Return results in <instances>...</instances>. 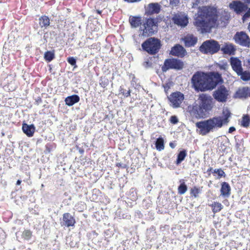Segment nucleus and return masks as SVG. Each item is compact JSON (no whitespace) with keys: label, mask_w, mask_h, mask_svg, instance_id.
Returning <instances> with one entry per match:
<instances>
[{"label":"nucleus","mask_w":250,"mask_h":250,"mask_svg":"<svg viewBox=\"0 0 250 250\" xmlns=\"http://www.w3.org/2000/svg\"><path fill=\"white\" fill-rule=\"evenodd\" d=\"M229 19V14L224 12L221 15L219 21L216 8L204 6L199 8L193 24L200 33H209L212 29L217 28L219 25L222 27L226 26Z\"/></svg>","instance_id":"obj_1"},{"label":"nucleus","mask_w":250,"mask_h":250,"mask_svg":"<svg viewBox=\"0 0 250 250\" xmlns=\"http://www.w3.org/2000/svg\"><path fill=\"white\" fill-rule=\"evenodd\" d=\"M191 81L195 90L202 92L212 90L223 83L221 74L217 72L197 71L192 76Z\"/></svg>","instance_id":"obj_2"},{"label":"nucleus","mask_w":250,"mask_h":250,"mask_svg":"<svg viewBox=\"0 0 250 250\" xmlns=\"http://www.w3.org/2000/svg\"><path fill=\"white\" fill-rule=\"evenodd\" d=\"M231 113L228 108L223 109L222 116H217L196 123L199 134L203 136L218 130L229 122Z\"/></svg>","instance_id":"obj_3"},{"label":"nucleus","mask_w":250,"mask_h":250,"mask_svg":"<svg viewBox=\"0 0 250 250\" xmlns=\"http://www.w3.org/2000/svg\"><path fill=\"white\" fill-rule=\"evenodd\" d=\"M214 106L213 98L207 94L199 95L198 100L188 109L191 114L197 118H204L212 110Z\"/></svg>","instance_id":"obj_4"},{"label":"nucleus","mask_w":250,"mask_h":250,"mask_svg":"<svg viewBox=\"0 0 250 250\" xmlns=\"http://www.w3.org/2000/svg\"><path fill=\"white\" fill-rule=\"evenodd\" d=\"M158 30V21L156 18H146L140 27V35L148 37L157 33Z\"/></svg>","instance_id":"obj_5"},{"label":"nucleus","mask_w":250,"mask_h":250,"mask_svg":"<svg viewBox=\"0 0 250 250\" xmlns=\"http://www.w3.org/2000/svg\"><path fill=\"white\" fill-rule=\"evenodd\" d=\"M161 46V41L155 37H150L147 39L141 44L143 50L151 55L158 53Z\"/></svg>","instance_id":"obj_6"},{"label":"nucleus","mask_w":250,"mask_h":250,"mask_svg":"<svg viewBox=\"0 0 250 250\" xmlns=\"http://www.w3.org/2000/svg\"><path fill=\"white\" fill-rule=\"evenodd\" d=\"M199 50L204 54L213 55L220 50V44L217 41L210 39L204 41L199 47Z\"/></svg>","instance_id":"obj_7"},{"label":"nucleus","mask_w":250,"mask_h":250,"mask_svg":"<svg viewBox=\"0 0 250 250\" xmlns=\"http://www.w3.org/2000/svg\"><path fill=\"white\" fill-rule=\"evenodd\" d=\"M184 67V62L182 61L175 58L165 60L162 66V71L167 72L169 69L181 70Z\"/></svg>","instance_id":"obj_8"},{"label":"nucleus","mask_w":250,"mask_h":250,"mask_svg":"<svg viewBox=\"0 0 250 250\" xmlns=\"http://www.w3.org/2000/svg\"><path fill=\"white\" fill-rule=\"evenodd\" d=\"M229 95V91L224 85H221L213 92L214 99L218 102L225 103Z\"/></svg>","instance_id":"obj_9"},{"label":"nucleus","mask_w":250,"mask_h":250,"mask_svg":"<svg viewBox=\"0 0 250 250\" xmlns=\"http://www.w3.org/2000/svg\"><path fill=\"white\" fill-rule=\"evenodd\" d=\"M233 39L235 43L240 46L250 48V37L245 32H237Z\"/></svg>","instance_id":"obj_10"},{"label":"nucleus","mask_w":250,"mask_h":250,"mask_svg":"<svg viewBox=\"0 0 250 250\" xmlns=\"http://www.w3.org/2000/svg\"><path fill=\"white\" fill-rule=\"evenodd\" d=\"M184 99V94L180 92H173L168 97V100L170 103V105L173 108L179 107Z\"/></svg>","instance_id":"obj_11"},{"label":"nucleus","mask_w":250,"mask_h":250,"mask_svg":"<svg viewBox=\"0 0 250 250\" xmlns=\"http://www.w3.org/2000/svg\"><path fill=\"white\" fill-rule=\"evenodd\" d=\"M229 7L237 15H240L246 12L248 9V6L240 0H233L229 4Z\"/></svg>","instance_id":"obj_12"},{"label":"nucleus","mask_w":250,"mask_h":250,"mask_svg":"<svg viewBox=\"0 0 250 250\" xmlns=\"http://www.w3.org/2000/svg\"><path fill=\"white\" fill-rule=\"evenodd\" d=\"M170 54L178 57L183 58L187 54V52L182 45L177 44L171 48Z\"/></svg>","instance_id":"obj_13"},{"label":"nucleus","mask_w":250,"mask_h":250,"mask_svg":"<svg viewBox=\"0 0 250 250\" xmlns=\"http://www.w3.org/2000/svg\"><path fill=\"white\" fill-rule=\"evenodd\" d=\"M172 21L174 24L183 27L186 26L188 23L187 16L179 14H174L172 18Z\"/></svg>","instance_id":"obj_14"},{"label":"nucleus","mask_w":250,"mask_h":250,"mask_svg":"<svg viewBox=\"0 0 250 250\" xmlns=\"http://www.w3.org/2000/svg\"><path fill=\"white\" fill-rule=\"evenodd\" d=\"M161 11V5L158 3H150L145 8V15L150 16L157 14Z\"/></svg>","instance_id":"obj_15"},{"label":"nucleus","mask_w":250,"mask_h":250,"mask_svg":"<svg viewBox=\"0 0 250 250\" xmlns=\"http://www.w3.org/2000/svg\"><path fill=\"white\" fill-rule=\"evenodd\" d=\"M186 47L194 46L197 43L198 38L193 34H188L182 38Z\"/></svg>","instance_id":"obj_16"},{"label":"nucleus","mask_w":250,"mask_h":250,"mask_svg":"<svg viewBox=\"0 0 250 250\" xmlns=\"http://www.w3.org/2000/svg\"><path fill=\"white\" fill-rule=\"evenodd\" d=\"M230 64L232 70L238 75L243 70L241 61L237 57H231Z\"/></svg>","instance_id":"obj_17"},{"label":"nucleus","mask_w":250,"mask_h":250,"mask_svg":"<svg viewBox=\"0 0 250 250\" xmlns=\"http://www.w3.org/2000/svg\"><path fill=\"white\" fill-rule=\"evenodd\" d=\"M75 218L69 213H65L63 214L62 221L61 222L62 226L69 227L74 226L75 224Z\"/></svg>","instance_id":"obj_18"},{"label":"nucleus","mask_w":250,"mask_h":250,"mask_svg":"<svg viewBox=\"0 0 250 250\" xmlns=\"http://www.w3.org/2000/svg\"><path fill=\"white\" fill-rule=\"evenodd\" d=\"M220 50L224 54L234 55L236 51V48L232 43L226 42L222 46H220Z\"/></svg>","instance_id":"obj_19"},{"label":"nucleus","mask_w":250,"mask_h":250,"mask_svg":"<svg viewBox=\"0 0 250 250\" xmlns=\"http://www.w3.org/2000/svg\"><path fill=\"white\" fill-rule=\"evenodd\" d=\"M237 97L239 98L246 99L250 97V87H244L239 89L236 92Z\"/></svg>","instance_id":"obj_20"},{"label":"nucleus","mask_w":250,"mask_h":250,"mask_svg":"<svg viewBox=\"0 0 250 250\" xmlns=\"http://www.w3.org/2000/svg\"><path fill=\"white\" fill-rule=\"evenodd\" d=\"M22 129L23 132L28 137H32L35 131V127L34 125H27L23 123L22 124Z\"/></svg>","instance_id":"obj_21"},{"label":"nucleus","mask_w":250,"mask_h":250,"mask_svg":"<svg viewBox=\"0 0 250 250\" xmlns=\"http://www.w3.org/2000/svg\"><path fill=\"white\" fill-rule=\"evenodd\" d=\"M231 188L229 185L225 182L221 184V194L224 197H229L230 195Z\"/></svg>","instance_id":"obj_22"},{"label":"nucleus","mask_w":250,"mask_h":250,"mask_svg":"<svg viewBox=\"0 0 250 250\" xmlns=\"http://www.w3.org/2000/svg\"><path fill=\"white\" fill-rule=\"evenodd\" d=\"M80 97L77 95H72L67 97L65 99V104L68 106H72L80 101Z\"/></svg>","instance_id":"obj_23"},{"label":"nucleus","mask_w":250,"mask_h":250,"mask_svg":"<svg viewBox=\"0 0 250 250\" xmlns=\"http://www.w3.org/2000/svg\"><path fill=\"white\" fill-rule=\"evenodd\" d=\"M141 17L139 16H131L129 21L132 28H137L142 24L141 22Z\"/></svg>","instance_id":"obj_24"},{"label":"nucleus","mask_w":250,"mask_h":250,"mask_svg":"<svg viewBox=\"0 0 250 250\" xmlns=\"http://www.w3.org/2000/svg\"><path fill=\"white\" fill-rule=\"evenodd\" d=\"M39 25L42 28H46L50 24V19L46 16H42L39 18Z\"/></svg>","instance_id":"obj_25"},{"label":"nucleus","mask_w":250,"mask_h":250,"mask_svg":"<svg viewBox=\"0 0 250 250\" xmlns=\"http://www.w3.org/2000/svg\"><path fill=\"white\" fill-rule=\"evenodd\" d=\"M187 156V151L186 149L181 150L177 155V158L176 161V165H179L182 161H183Z\"/></svg>","instance_id":"obj_26"},{"label":"nucleus","mask_w":250,"mask_h":250,"mask_svg":"<svg viewBox=\"0 0 250 250\" xmlns=\"http://www.w3.org/2000/svg\"><path fill=\"white\" fill-rule=\"evenodd\" d=\"M179 182L180 184L178 188V193L179 194H184L187 191V186L185 184V180L184 179H180Z\"/></svg>","instance_id":"obj_27"},{"label":"nucleus","mask_w":250,"mask_h":250,"mask_svg":"<svg viewBox=\"0 0 250 250\" xmlns=\"http://www.w3.org/2000/svg\"><path fill=\"white\" fill-rule=\"evenodd\" d=\"M250 124V116L248 114L243 115L241 122V126L247 128Z\"/></svg>","instance_id":"obj_28"},{"label":"nucleus","mask_w":250,"mask_h":250,"mask_svg":"<svg viewBox=\"0 0 250 250\" xmlns=\"http://www.w3.org/2000/svg\"><path fill=\"white\" fill-rule=\"evenodd\" d=\"M155 147L157 150L159 151L164 149V141L162 137H160L157 139L155 142Z\"/></svg>","instance_id":"obj_29"},{"label":"nucleus","mask_w":250,"mask_h":250,"mask_svg":"<svg viewBox=\"0 0 250 250\" xmlns=\"http://www.w3.org/2000/svg\"><path fill=\"white\" fill-rule=\"evenodd\" d=\"M136 189L131 188L127 194V198L132 201H136L137 199Z\"/></svg>","instance_id":"obj_30"},{"label":"nucleus","mask_w":250,"mask_h":250,"mask_svg":"<svg viewBox=\"0 0 250 250\" xmlns=\"http://www.w3.org/2000/svg\"><path fill=\"white\" fill-rule=\"evenodd\" d=\"M201 188L196 186L192 188L190 190V194L191 197L197 198L199 196V194L201 192Z\"/></svg>","instance_id":"obj_31"},{"label":"nucleus","mask_w":250,"mask_h":250,"mask_svg":"<svg viewBox=\"0 0 250 250\" xmlns=\"http://www.w3.org/2000/svg\"><path fill=\"white\" fill-rule=\"evenodd\" d=\"M210 206L212 207V211L214 213L219 212L223 208L222 205L217 202H214Z\"/></svg>","instance_id":"obj_32"},{"label":"nucleus","mask_w":250,"mask_h":250,"mask_svg":"<svg viewBox=\"0 0 250 250\" xmlns=\"http://www.w3.org/2000/svg\"><path fill=\"white\" fill-rule=\"evenodd\" d=\"M44 60L47 62H50L55 58V53L54 51H47L44 54Z\"/></svg>","instance_id":"obj_33"},{"label":"nucleus","mask_w":250,"mask_h":250,"mask_svg":"<svg viewBox=\"0 0 250 250\" xmlns=\"http://www.w3.org/2000/svg\"><path fill=\"white\" fill-rule=\"evenodd\" d=\"M241 74L237 75L241 76V79L244 81H248L250 80V72L248 71H241Z\"/></svg>","instance_id":"obj_34"},{"label":"nucleus","mask_w":250,"mask_h":250,"mask_svg":"<svg viewBox=\"0 0 250 250\" xmlns=\"http://www.w3.org/2000/svg\"><path fill=\"white\" fill-rule=\"evenodd\" d=\"M32 236V232L29 229H25L22 233V238L24 240L29 241Z\"/></svg>","instance_id":"obj_35"},{"label":"nucleus","mask_w":250,"mask_h":250,"mask_svg":"<svg viewBox=\"0 0 250 250\" xmlns=\"http://www.w3.org/2000/svg\"><path fill=\"white\" fill-rule=\"evenodd\" d=\"M119 92L122 94L123 95L125 98L128 97L130 96V90H126L122 86H121L119 88Z\"/></svg>","instance_id":"obj_36"},{"label":"nucleus","mask_w":250,"mask_h":250,"mask_svg":"<svg viewBox=\"0 0 250 250\" xmlns=\"http://www.w3.org/2000/svg\"><path fill=\"white\" fill-rule=\"evenodd\" d=\"M212 173L217 174L218 179H220L222 177H225L226 176L225 172L221 168L215 169L213 170Z\"/></svg>","instance_id":"obj_37"},{"label":"nucleus","mask_w":250,"mask_h":250,"mask_svg":"<svg viewBox=\"0 0 250 250\" xmlns=\"http://www.w3.org/2000/svg\"><path fill=\"white\" fill-rule=\"evenodd\" d=\"M109 84L108 80L105 77H101L100 80V84L103 87H105Z\"/></svg>","instance_id":"obj_38"},{"label":"nucleus","mask_w":250,"mask_h":250,"mask_svg":"<svg viewBox=\"0 0 250 250\" xmlns=\"http://www.w3.org/2000/svg\"><path fill=\"white\" fill-rule=\"evenodd\" d=\"M67 62L72 66H74V68L77 67L76 65V59L73 57H69L67 59Z\"/></svg>","instance_id":"obj_39"},{"label":"nucleus","mask_w":250,"mask_h":250,"mask_svg":"<svg viewBox=\"0 0 250 250\" xmlns=\"http://www.w3.org/2000/svg\"><path fill=\"white\" fill-rule=\"evenodd\" d=\"M6 238L5 232L0 228V243H2Z\"/></svg>","instance_id":"obj_40"},{"label":"nucleus","mask_w":250,"mask_h":250,"mask_svg":"<svg viewBox=\"0 0 250 250\" xmlns=\"http://www.w3.org/2000/svg\"><path fill=\"white\" fill-rule=\"evenodd\" d=\"M243 146V140H238V141L236 140L235 146L237 148V149L241 150Z\"/></svg>","instance_id":"obj_41"},{"label":"nucleus","mask_w":250,"mask_h":250,"mask_svg":"<svg viewBox=\"0 0 250 250\" xmlns=\"http://www.w3.org/2000/svg\"><path fill=\"white\" fill-rule=\"evenodd\" d=\"M250 17V8L247 10L246 12L244 14L242 17V21L244 22L248 18Z\"/></svg>","instance_id":"obj_42"},{"label":"nucleus","mask_w":250,"mask_h":250,"mask_svg":"<svg viewBox=\"0 0 250 250\" xmlns=\"http://www.w3.org/2000/svg\"><path fill=\"white\" fill-rule=\"evenodd\" d=\"M218 149L220 151L222 152H224L227 149V146L225 145V144L222 142L218 146Z\"/></svg>","instance_id":"obj_43"},{"label":"nucleus","mask_w":250,"mask_h":250,"mask_svg":"<svg viewBox=\"0 0 250 250\" xmlns=\"http://www.w3.org/2000/svg\"><path fill=\"white\" fill-rule=\"evenodd\" d=\"M204 0H193L192 2V8H196L198 5L203 2Z\"/></svg>","instance_id":"obj_44"},{"label":"nucleus","mask_w":250,"mask_h":250,"mask_svg":"<svg viewBox=\"0 0 250 250\" xmlns=\"http://www.w3.org/2000/svg\"><path fill=\"white\" fill-rule=\"evenodd\" d=\"M152 65V63L148 60L144 62L143 63V66L146 68L151 67Z\"/></svg>","instance_id":"obj_45"},{"label":"nucleus","mask_w":250,"mask_h":250,"mask_svg":"<svg viewBox=\"0 0 250 250\" xmlns=\"http://www.w3.org/2000/svg\"><path fill=\"white\" fill-rule=\"evenodd\" d=\"M170 122L172 124L175 125L178 122V119L176 116H172L170 118Z\"/></svg>","instance_id":"obj_46"},{"label":"nucleus","mask_w":250,"mask_h":250,"mask_svg":"<svg viewBox=\"0 0 250 250\" xmlns=\"http://www.w3.org/2000/svg\"><path fill=\"white\" fill-rule=\"evenodd\" d=\"M116 166L118 167H120L122 168L125 169L127 168L128 167V166L125 164V163H117L116 164Z\"/></svg>","instance_id":"obj_47"},{"label":"nucleus","mask_w":250,"mask_h":250,"mask_svg":"<svg viewBox=\"0 0 250 250\" xmlns=\"http://www.w3.org/2000/svg\"><path fill=\"white\" fill-rule=\"evenodd\" d=\"M179 3V0H170V4L173 6H177Z\"/></svg>","instance_id":"obj_48"},{"label":"nucleus","mask_w":250,"mask_h":250,"mask_svg":"<svg viewBox=\"0 0 250 250\" xmlns=\"http://www.w3.org/2000/svg\"><path fill=\"white\" fill-rule=\"evenodd\" d=\"M136 78L134 76H133V78H132V79L131 80V84L133 85V86H134L135 88L137 87V85H135V84L136 83Z\"/></svg>","instance_id":"obj_49"},{"label":"nucleus","mask_w":250,"mask_h":250,"mask_svg":"<svg viewBox=\"0 0 250 250\" xmlns=\"http://www.w3.org/2000/svg\"><path fill=\"white\" fill-rule=\"evenodd\" d=\"M76 148H77V149L79 151V153L81 154H83L84 150L83 148H81V147L78 146H76Z\"/></svg>","instance_id":"obj_50"},{"label":"nucleus","mask_w":250,"mask_h":250,"mask_svg":"<svg viewBox=\"0 0 250 250\" xmlns=\"http://www.w3.org/2000/svg\"><path fill=\"white\" fill-rule=\"evenodd\" d=\"M125 2H126L127 3H135V2H138L142 0H124Z\"/></svg>","instance_id":"obj_51"},{"label":"nucleus","mask_w":250,"mask_h":250,"mask_svg":"<svg viewBox=\"0 0 250 250\" xmlns=\"http://www.w3.org/2000/svg\"><path fill=\"white\" fill-rule=\"evenodd\" d=\"M227 67V64H223L219 65V68L222 70H226Z\"/></svg>","instance_id":"obj_52"},{"label":"nucleus","mask_w":250,"mask_h":250,"mask_svg":"<svg viewBox=\"0 0 250 250\" xmlns=\"http://www.w3.org/2000/svg\"><path fill=\"white\" fill-rule=\"evenodd\" d=\"M212 167H210L209 168H208V170H207V173H208V176H210V175H211V172H213V171H212Z\"/></svg>","instance_id":"obj_53"},{"label":"nucleus","mask_w":250,"mask_h":250,"mask_svg":"<svg viewBox=\"0 0 250 250\" xmlns=\"http://www.w3.org/2000/svg\"><path fill=\"white\" fill-rule=\"evenodd\" d=\"M235 130V128L233 126L230 127L229 129V133H232V132Z\"/></svg>","instance_id":"obj_54"},{"label":"nucleus","mask_w":250,"mask_h":250,"mask_svg":"<svg viewBox=\"0 0 250 250\" xmlns=\"http://www.w3.org/2000/svg\"><path fill=\"white\" fill-rule=\"evenodd\" d=\"M246 66L249 69H250V58L247 60Z\"/></svg>","instance_id":"obj_55"},{"label":"nucleus","mask_w":250,"mask_h":250,"mask_svg":"<svg viewBox=\"0 0 250 250\" xmlns=\"http://www.w3.org/2000/svg\"><path fill=\"white\" fill-rule=\"evenodd\" d=\"M169 146L172 148H175V146H176V145L172 143V142H170L169 143Z\"/></svg>","instance_id":"obj_56"},{"label":"nucleus","mask_w":250,"mask_h":250,"mask_svg":"<svg viewBox=\"0 0 250 250\" xmlns=\"http://www.w3.org/2000/svg\"><path fill=\"white\" fill-rule=\"evenodd\" d=\"M21 180H18L17 181L16 185H20L21 184Z\"/></svg>","instance_id":"obj_57"},{"label":"nucleus","mask_w":250,"mask_h":250,"mask_svg":"<svg viewBox=\"0 0 250 250\" xmlns=\"http://www.w3.org/2000/svg\"><path fill=\"white\" fill-rule=\"evenodd\" d=\"M96 12L97 13H98L99 14H101V13H102V11L101 10H96Z\"/></svg>","instance_id":"obj_58"},{"label":"nucleus","mask_w":250,"mask_h":250,"mask_svg":"<svg viewBox=\"0 0 250 250\" xmlns=\"http://www.w3.org/2000/svg\"><path fill=\"white\" fill-rule=\"evenodd\" d=\"M246 3L250 4V0H243Z\"/></svg>","instance_id":"obj_59"},{"label":"nucleus","mask_w":250,"mask_h":250,"mask_svg":"<svg viewBox=\"0 0 250 250\" xmlns=\"http://www.w3.org/2000/svg\"><path fill=\"white\" fill-rule=\"evenodd\" d=\"M41 101V99L40 98V99H38V101Z\"/></svg>","instance_id":"obj_60"},{"label":"nucleus","mask_w":250,"mask_h":250,"mask_svg":"<svg viewBox=\"0 0 250 250\" xmlns=\"http://www.w3.org/2000/svg\"><path fill=\"white\" fill-rule=\"evenodd\" d=\"M41 101V99L40 98V99H38V101Z\"/></svg>","instance_id":"obj_61"}]
</instances>
